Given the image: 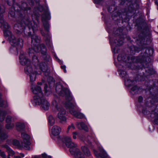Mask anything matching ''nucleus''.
<instances>
[{
  "label": "nucleus",
  "mask_w": 158,
  "mask_h": 158,
  "mask_svg": "<svg viewBox=\"0 0 158 158\" xmlns=\"http://www.w3.org/2000/svg\"><path fill=\"white\" fill-rule=\"evenodd\" d=\"M31 89L33 93L36 94V95L34 97L39 96L40 97L43 96L41 89L40 87L34 85L33 83H32L31 85Z\"/></svg>",
  "instance_id": "2eb2a0df"
},
{
  "label": "nucleus",
  "mask_w": 158,
  "mask_h": 158,
  "mask_svg": "<svg viewBox=\"0 0 158 158\" xmlns=\"http://www.w3.org/2000/svg\"><path fill=\"white\" fill-rule=\"evenodd\" d=\"M77 128L80 130H83L86 131H88V129L87 126L83 122L77 123Z\"/></svg>",
  "instance_id": "6ab92c4d"
},
{
  "label": "nucleus",
  "mask_w": 158,
  "mask_h": 158,
  "mask_svg": "<svg viewBox=\"0 0 158 158\" xmlns=\"http://www.w3.org/2000/svg\"><path fill=\"white\" fill-rule=\"evenodd\" d=\"M8 29L3 30L4 35L5 37L9 40L11 45L13 46L10 48V50H15L18 52L23 46V40L20 38L16 39Z\"/></svg>",
  "instance_id": "20e7f679"
},
{
  "label": "nucleus",
  "mask_w": 158,
  "mask_h": 158,
  "mask_svg": "<svg viewBox=\"0 0 158 158\" xmlns=\"http://www.w3.org/2000/svg\"><path fill=\"white\" fill-rule=\"evenodd\" d=\"M16 127L18 130L21 131L24 128L25 125L23 123H17Z\"/></svg>",
  "instance_id": "393cba45"
},
{
  "label": "nucleus",
  "mask_w": 158,
  "mask_h": 158,
  "mask_svg": "<svg viewBox=\"0 0 158 158\" xmlns=\"http://www.w3.org/2000/svg\"><path fill=\"white\" fill-rule=\"evenodd\" d=\"M14 127V124L13 123L7 124L6 125V127L7 129H10Z\"/></svg>",
  "instance_id": "e433bc0d"
},
{
  "label": "nucleus",
  "mask_w": 158,
  "mask_h": 158,
  "mask_svg": "<svg viewBox=\"0 0 158 158\" xmlns=\"http://www.w3.org/2000/svg\"><path fill=\"white\" fill-rule=\"evenodd\" d=\"M125 84L127 85L128 86H130L132 84L133 81H131L130 79H127V80H125Z\"/></svg>",
  "instance_id": "473e14b6"
},
{
  "label": "nucleus",
  "mask_w": 158,
  "mask_h": 158,
  "mask_svg": "<svg viewBox=\"0 0 158 158\" xmlns=\"http://www.w3.org/2000/svg\"><path fill=\"white\" fill-rule=\"evenodd\" d=\"M0 155L1 156L4 158H6V156L4 152H0Z\"/></svg>",
  "instance_id": "a19ab883"
},
{
  "label": "nucleus",
  "mask_w": 158,
  "mask_h": 158,
  "mask_svg": "<svg viewBox=\"0 0 158 158\" xmlns=\"http://www.w3.org/2000/svg\"><path fill=\"white\" fill-rule=\"evenodd\" d=\"M19 59L21 64L25 66L24 68L25 72L29 75L30 81L32 83L35 80L36 74L39 73L37 69L33 68L30 60L26 57L24 53H20Z\"/></svg>",
  "instance_id": "7ed1b4c3"
},
{
  "label": "nucleus",
  "mask_w": 158,
  "mask_h": 158,
  "mask_svg": "<svg viewBox=\"0 0 158 158\" xmlns=\"http://www.w3.org/2000/svg\"><path fill=\"white\" fill-rule=\"evenodd\" d=\"M40 69L44 72H46L48 70V67L47 65L44 62H41L39 65Z\"/></svg>",
  "instance_id": "4be33fe9"
},
{
  "label": "nucleus",
  "mask_w": 158,
  "mask_h": 158,
  "mask_svg": "<svg viewBox=\"0 0 158 158\" xmlns=\"http://www.w3.org/2000/svg\"><path fill=\"white\" fill-rule=\"evenodd\" d=\"M153 51L151 48H147L143 53H141L140 55L136 57L135 62L141 63L148 62L150 61L149 56L152 55Z\"/></svg>",
  "instance_id": "423d86ee"
},
{
  "label": "nucleus",
  "mask_w": 158,
  "mask_h": 158,
  "mask_svg": "<svg viewBox=\"0 0 158 158\" xmlns=\"http://www.w3.org/2000/svg\"><path fill=\"white\" fill-rule=\"evenodd\" d=\"M151 116L154 118V122L156 124H158V113H155L154 111H152Z\"/></svg>",
  "instance_id": "5701e85b"
},
{
  "label": "nucleus",
  "mask_w": 158,
  "mask_h": 158,
  "mask_svg": "<svg viewBox=\"0 0 158 158\" xmlns=\"http://www.w3.org/2000/svg\"><path fill=\"white\" fill-rule=\"evenodd\" d=\"M30 4L32 5L34 2L33 0H27Z\"/></svg>",
  "instance_id": "a18cd8bd"
},
{
  "label": "nucleus",
  "mask_w": 158,
  "mask_h": 158,
  "mask_svg": "<svg viewBox=\"0 0 158 158\" xmlns=\"http://www.w3.org/2000/svg\"><path fill=\"white\" fill-rule=\"evenodd\" d=\"M5 11L4 6L0 4V27H2L4 29H7L9 28V26L8 24L4 21L3 19V14Z\"/></svg>",
  "instance_id": "ddd939ff"
},
{
  "label": "nucleus",
  "mask_w": 158,
  "mask_h": 158,
  "mask_svg": "<svg viewBox=\"0 0 158 158\" xmlns=\"http://www.w3.org/2000/svg\"><path fill=\"white\" fill-rule=\"evenodd\" d=\"M120 74L122 77H124L125 78H127V75L126 71L122 70L121 71Z\"/></svg>",
  "instance_id": "f704fd0d"
},
{
  "label": "nucleus",
  "mask_w": 158,
  "mask_h": 158,
  "mask_svg": "<svg viewBox=\"0 0 158 158\" xmlns=\"http://www.w3.org/2000/svg\"><path fill=\"white\" fill-rule=\"evenodd\" d=\"M66 146L69 148V151L71 154L74 155L75 158H84L83 154L77 148V144L71 141L69 143L67 144Z\"/></svg>",
  "instance_id": "0eeeda50"
},
{
  "label": "nucleus",
  "mask_w": 158,
  "mask_h": 158,
  "mask_svg": "<svg viewBox=\"0 0 158 158\" xmlns=\"http://www.w3.org/2000/svg\"><path fill=\"white\" fill-rule=\"evenodd\" d=\"M7 158H10V157L9 156H8Z\"/></svg>",
  "instance_id": "e2e57ef3"
},
{
  "label": "nucleus",
  "mask_w": 158,
  "mask_h": 158,
  "mask_svg": "<svg viewBox=\"0 0 158 158\" xmlns=\"http://www.w3.org/2000/svg\"><path fill=\"white\" fill-rule=\"evenodd\" d=\"M143 100V98L141 96H139V97L138 98V102H141Z\"/></svg>",
  "instance_id": "79ce46f5"
},
{
  "label": "nucleus",
  "mask_w": 158,
  "mask_h": 158,
  "mask_svg": "<svg viewBox=\"0 0 158 158\" xmlns=\"http://www.w3.org/2000/svg\"><path fill=\"white\" fill-rule=\"evenodd\" d=\"M65 66L64 65V66H61V68L64 69V71L65 73L66 72V70H65Z\"/></svg>",
  "instance_id": "de8ad7c7"
},
{
  "label": "nucleus",
  "mask_w": 158,
  "mask_h": 158,
  "mask_svg": "<svg viewBox=\"0 0 158 158\" xmlns=\"http://www.w3.org/2000/svg\"><path fill=\"white\" fill-rule=\"evenodd\" d=\"M40 31L42 35L45 38V41L46 44L49 46H51V44L50 41V36L49 33L48 32L46 34L42 30H40Z\"/></svg>",
  "instance_id": "a211bd4d"
},
{
  "label": "nucleus",
  "mask_w": 158,
  "mask_h": 158,
  "mask_svg": "<svg viewBox=\"0 0 158 158\" xmlns=\"http://www.w3.org/2000/svg\"><path fill=\"white\" fill-rule=\"evenodd\" d=\"M41 41L40 38L38 37L37 35L34 34L31 35V42L33 44L34 47L38 45Z\"/></svg>",
  "instance_id": "f3484780"
},
{
  "label": "nucleus",
  "mask_w": 158,
  "mask_h": 158,
  "mask_svg": "<svg viewBox=\"0 0 158 158\" xmlns=\"http://www.w3.org/2000/svg\"><path fill=\"white\" fill-rule=\"evenodd\" d=\"M114 42L118 46L122 45L123 43V41L122 40H115Z\"/></svg>",
  "instance_id": "2f4dec72"
},
{
  "label": "nucleus",
  "mask_w": 158,
  "mask_h": 158,
  "mask_svg": "<svg viewBox=\"0 0 158 158\" xmlns=\"http://www.w3.org/2000/svg\"><path fill=\"white\" fill-rule=\"evenodd\" d=\"M99 156L102 158H106L107 156V155L105 151L102 150L99 154Z\"/></svg>",
  "instance_id": "cd10ccee"
},
{
  "label": "nucleus",
  "mask_w": 158,
  "mask_h": 158,
  "mask_svg": "<svg viewBox=\"0 0 158 158\" xmlns=\"http://www.w3.org/2000/svg\"><path fill=\"white\" fill-rule=\"evenodd\" d=\"M146 71L149 74H152L154 73L152 69H150L148 70H146Z\"/></svg>",
  "instance_id": "ea45409f"
},
{
  "label": "nucleus",
  "mask_w": 158,
  "mask_h": 158,
  "mask_svg": "<svg viewBox=\"0 0 158 158\" xmlns=\"http://www.w3.org/2000/svg\"><path fill=\"white\" fill-rule=\"evenodd\" d=\"M94 153L95 155L96 156H99V154H98V152H97L95 151V150H94Z\"/></svg>",
  "instance_id": "8fccbe9b"
},
{
  "label": "nucleus",
  "mask_w": 158,
  "mask_h": 158,
  "mask_svg": "<svg viewBox=\"0 0 158 158\" xmlns=\"http://www.w3.org/2000/svg\"><path fill=\"white\" fill-rule=\"evenodd\" d=\"M20 155L23 157L24 156V155L23 153H21Z\"/></svg>",
  "instance_id": "6e6d98bb"
},
{
  "label": "nucleus",
  "mask_w": 158,
  "mask_h": 158,
  "mask_svg": "<svg viewBox=\"0 0 158 158\" xmlns=\"http://www.w3.org/2000/svg\"><path fill=\"white\" fill-rule=\"evenodd\" d=\"M42 84V83L41 82H38V85H41V84Z\"/></svg>",
  "instance_id": "4d7b16f0"
},
{
  "label": "nucleus",
  "mask_w": 158,
  "mask_h": 158,
  "mask_svg": "<svg viewBox=\"0 0 158 158\" xmlns=\"http://www.w3.org/2000/svg\"><path fill=\"white\" fill-rule=\"evenodd\" d=\"M62 141L64 143L67 145V144L69 143L71 141V139L70 137L67 136H63L61 138Z\"/></svg>",
  "instance_id": "412c9836"
},
{
  "label": "nucleus",
  "mask_w": 158,
  "mask_h": 158,
  "mask_svg": "<svg viewBox=\"0 0 158 158\" xmlns=\"http://www.w3.org/2000/svg\"><path fill=\"white\" fill-rule=\"evenodd\" d=\"M56 92L59 95L65 97L67 101L65 105L67 107L73 108L75 107V105L73 103L74 102H71L73 100L72 97L68 89L64 87L62 85L58 84L56 85Z\"/></svg>",
  "instance_id": "39448f33"
},
{
  "label": "nucleus",
  "mask_w": 158,
  "mask_h": 158,
  "mask_svg": "<svg viewBox=\"0 0 158 158\" xmlns=\"http://www.w3.org/2000/svg\"><path fill=\"white\" fill-rule=\"evenodd\" d=\"M33 58H35L36 60L35 61L36 62H38V60L37 57L36 56H34L33 57Z\"/></svg>",
  "instance_id": "3c124183"
},
{
  "label": "nucleus",
  "mask_w": 158,
  "mask_h": 158,
  "mask_svg": "<svg viewBox=\"0 0 158 158\" xmlns=\"http://www.w3.org/2000/svg\"><path fill=\"white\" fill-rule=\"evenodd\" d=\"M47 87H48L47 85V84H45V85L44 87V91H45V93H46L48 92L47 89Z\"/></svg>",
  "instance_id": "c03bdc74"
},
{
  "label": "nucleus",
  "mask_w": 158,
  "mask_h": 158,
  "mask_svg": "<svg viewBox=\"0 0 158 158\" xmlns=\"http://www.w3.org/2000/svg\"><path fill=\"white\" fill-rule=\"evenodd\" d=\"M40 6L42 8H43V7H42V6Z\"/></svg>",
  "instance_id": "0e129e2a"
},
{
  "label": "nucleus",
  "mask_w": 158,
  "mask_h": 158,
  "mask_svg": "<svg viewBox=\"0 0 158 158\" xmlns=\"http://www.w3.org/2000/svg\"><path fill=\"white\" fill-rule=\"evenodd\" d=\"M42 157L44 158H46L47 156V155L45 153H43L42 154Z\"/></svg>",
  "instance_id": "09e8293b"
},
{
  "label": "nucleus",
  "mask_w": 158,
  "mask_h": 158,
  "mask_svg": "<svg viewBox=\"0 0 158 158\" xmlns=\"http://www.w3.org/2000/svg\"><path fill=\"white\" fill-rule=\"evenodd\" d=\"M50 19V16L48 12H46L42 15L41 20L45 30L47 32L49 30V24L48 20Z\"/></svg>",
  "instance_id": "f8f14e48"
},
{
  "label": "nucleus",
  "mask_w": 158,
  "mask_h": 158,
  "mask_svg": "<svg viewBox=\"0 0 158 158\" xmlns=\"http://www.w3.org/2000/svg\"><path fill=\"white\" fill-rule=\"evenodd\" d=\"M89 143H91V142L90 141H89Z\"/></svg>",
  "instance_id": "052dcab7"
},
{
  "label": "nucleus",
  "mask_w": 158,
  "mask_h": 158,
  "mask_svg": "<svg viewBox=\"0 0 158 158\" xmlns=\"http://www.w3.org/2000/svg\"><path fill=\"white\" fill-rule=\"evenodd\" d=\"M43 55V57L44 59V60H46V61H48L50 59V56L48 55H46V54H45L44 55Z\"/></svg>",
  "instance_id": "c9c22d12"
},
{
  "label": "nucleus",
  "mask_w": 158,
  "mask_h": 158,
  "mask_svg": "<svg viewBox=\"0 0 158 158\" xmlns=\"http://www.w3.org/2000/svg\"><path fill=\"white\" fill-rule=\"evenodd\" d=\"M73 103L75 105V106L73 108L68 107L69 110V112L71 114L78 118L82 119L84 118V115L82 113L77 112L73 110L75 108H76V106L74 102H73Z\"/></svg>",
  "instance_id": "dca6fc26"
},
{
  "label": "nucleus",
  "mask_w": 158,
  "mask_h": 158,
  "mask_svg": "<svg viewBox=\"0 0 158 158\" xmlns=\"http://www.w3.org/2000/svg\"><path fill=\"white\" fill-rule=\"evenodd\" d=\"M117 59L118 61H120L122 60V57H121V55H118V57H117Z\"/></svg>",
  "instance_id": "37998d69"
},
{
  "label": "nucleus",
  "mask_w": 158,
  "mask_h": 158,
  "mask_svg": "<svg viewBox=\"0 0 158 158\" xmlns=\"http://www.w3.org/2000/svg\"><path fill=\"white\" fill-rule=\"evenodd\" d=\"M139 90V88L137 86H135L132 87L131 89V90L132 91L134 92V93H138Z\"/></svg>",
  "instance_id": "72a5a7b5"
},
{
  "label": "nucleus",
  "mask_w": 158,
  "mask_h": 158,
  "mask_svg": "<svg viewBox=\"0 0 158 158\" xmlns=\"http://www.w3.org/2000/svg\"><path fill=\"white\" fill-rule=\"evenodd\" d=\"M7 106V104L6 101L2 100L0 97V107L6 108ZM6 112L4 110H2L0 108V121L2 122L4 120Z\"/></svg>",
  "instance_id": "4468645a"
},
{
  "label": "nucleus",
  "mask_w": 158,
  "mask_h": 158,
  "mask_svg": "<svg viewBox=\"0 0 158 158\" xmlns=\"http://www.w3.org/2000/svg\"><path fill=\"white\" fill-rule=\"evenodd\" d=\"M33 102L35 105H41V107L44 110H48L49 108L50 104L43 96L34 97Z\"/></svg>",
  "instance_id": "1a4fd4ad"
},
{
  "label": "nucleus",
  "mask_w": 158,
  "mask_h": 158,
  "mask_svg": "<svg viewBox=\"0 0 158 158\" xmlns=\"http://www.w3.org/2000/svg\"><path fill=\"white\" fill-rule=\"evenodd\" d=\"M48 121L50 125H52L55 123V119L52 116L50 115L48 117Z\"/></svg>",
  "instance_id": "bb28decb"
},
{
  "label": "nucleus",
  "mask_w": 158,
  "mask_h": 158,
  "mask_svg": "<svg viewBox=\"0 0 158 158\" xmlns=\"http://www.w3.org/2000/svg\"><path fill=\"white\" fill-rule=\"evenodd\" d=\"M14 158H21L20 156H14Z\"/></svg>",
  "instance_id": "5fc2aeb1"
},
{
  "label": "nucleus",
  "mask_w": 158,
  "mask_h": 158,
  "mask_svg": "<svg viewBox=\"0 0 158 158\" xmlns=\"http://www.w3.org/2000/svg\"><path fill=\"white\" fill-rule=\"evenodd\" d=\"M78 133L76 131H74L72 133L73 137V139H75L77 138V135H78Z\"/></svg>",
  "instance_id": "58836bf2"
},
{
  "label": "nucleus",
  "mask_w": 158,
  "mask_h": 158,
  "mask_svg": "<svg viewBox=\"0 0 158 158\" xmlns=\"http://www.w3.org/2000/svg\"><path fill=\"white\" fill-rule=\"evenodd\" d=\"M15 10L17 11L18 19L21 20H26L25 23L27 24H30V22L28 18V13L31 12V7L28 6L27 4L23 2L21 5L16 4L14 6V8H11L9 10V15L11 17H14L15 15Z\"/></svg>",
  "instance_id": "f03ea898"
},
{
  "label": "nucleus",
  "mask_w": 158,
  "mask_h": 158,
  "mask_svg": "<svg viewBox=\"0 0 158 158\" xmlns=\"http://www.w3.org/2000/svg\"><path fill=\"white\" fill-rule=\"evenodd\" d=\"M33 51L36 52L40 51L43 55H44L46 53L47 49L44 45L42 44L40 45H35L34 48H30L29 49V53L30 54L33 53Z\"/></svg>",
  "instance_id": "9d476101"
},
{
  "label": "nucleus",
  "mask_w": 158,
  "mask_h": 158,
  "mask_svg": "<svg viewBox=\"0 0 158 158\" xmlns=\"http://www.w3.org/2000/svg\"><path fill=\"white\" fill-rule=\"evenodd\" d=\"M61 131V129L60 127L56 125L53 127L52 129V134L55 135H58Z\"/></svg>",
  "instance_id": "aec40b11"
},
{
  "label": "nucleus",
  "mask_w": 158,
  "mask_h": 158,
  "mask_svg": "<svg viewBox=\"0 0 158 158\" xmlns=\"http://www.w3.org/2000/svg\"><path fill=\"white\" fill-rule=\"evenodd\" d=\"M8 137L7 134L3 131H1L0 134V141L5 140Z\"/></svg>",
  "instance_id": "a878e982"
},
{
  "label": "nucleus",
  "mask_w": 158,
  "mask_h": 158,
  "mask_svg": "<svg viewBox=\"0 0 158 158\" xmlns=\"http://www.w3.org/2000/svg\"><path fill=\"white\" fill-rule=\"evenodd\" d=\"M30 22V24H27L25 23L26 20L24 19L21 20L19 19L14 26V29L16 33L20 34L23 31L24 35L27 37H30L31 35V31L34 32L38 29L37 24L34 21L31 22L28 17Z\"/></svg>",
  "instance_id": "f257e3e1"
},
{
  "label": "nucleus",
  "mask_w": 158,
  "mask_h": 158,
  "mask_svg": "<svg viewBox=\"0 0 158 158\" xmlns=\"http://www.w3.org/2000/svg\"><path fill=\"white\" fill-rule=\"evenodd\" d=\"M81 149L82 151L86 156H89L91 154L89 151L86 146L82 147Z\"/></svg>",
  "instance_id": "b1692460"
},
{
  "label": "nucleus",
  "mask_w": 158,
  "mask_h": 158,
  "mask_svg": "<svg viewBox=\"0 0 158 158\" xmlns=\"http://www.w3.org/2000/svg\"><path fill=\"white\" fill-rule=\"evenodd\" d=\"M59 99L57 98L52 102V105L59 112L57 116L60 121L61 122H65L66 120V118L65 116L66 112L65 110L59 105Z\"/></svg>",
  "instance_id": "6e6552de"
},
{
  "label": "nucleus",
  "mask_w": 158,
  "mask_h": 158,
  "mask_svg": "<svg viewBox=\"0 0 158 158\" xmlns=\"http://www.w3.org/2000/svg\"><path fill=\"white\" fill-rule=\"evenodd\" d=\"M21 136L23 139V141L21 144L22 147L26 150H30L29 146L31 143L29 141V135L26 133H21Z\"/></svg>",
  "instance_id": "9b49d317"
},
{
  "label": "nucleus",
  "mask_w": 158,
  "mask_h": 158,
  "mask_svg": "<svg viewBox=\"0 0 158 158\" xmlns=\"http://www.w3.org/2000/svg\"><path fill=\"white\" fill-rule=\"evenodd\" d=\"M13 143L15 145H17L18 144V142L16 140H14L13 141Z\"/></svg>",
  "instance_id": "49530a36"
},
{
  "label": "nucleus",
  "mask_w": 158,
  "mask_h": 158,
  "mask_svg": "<svg viewBox=\"0 0 158 158\" xmlns=\"http://www.w3.org/2000/svg\"><path fill=\"white\" fill-rule=\"evenodd\" d=\"M75 129V127L73 123L71 124V125H69L67 128V132L68 133L70 130L72 131Z\"/></svg>",
  "instance_id": "7c9ffc66"
},
{
  "label": "nucleus",
  "mask_w": 158,
  "mask_h": 158,
  "mask_svg": "<svg viewBox=\"0 0 158 158\" xmlns=\"http://www.w3.org/2000/svg\"><path fill=\"white\" fill-rule=\"evenodd\" d=\"M4 41H3L2 42V43H4Z\"/></svg>",
  "instance_id": "69168bd1"
},
{
  "label": "nucleus",
  "mask_w": 158,
  "mask_h": 158,
  "mask_svg": "<svg viewBox=\"0 0 158 158\" xmlns=\"http://www.w3.org/2000/svg\"><path fill=\"white\" fill-rule=\"evenodd\" d=\"M7 4L11 6H13L14 5L15 6V4H14L15 2V0H7Z\"/></svg>",
  "instance_id": "c756f323"
},
{
  "label": "nucleus",
  "mask_w": 158,
  "mask_h": 158,
  "mask_svg": "<svg viewBox=\"0 0 158 158\" xmlns=\"http://www.w3.org/2000/svg\"><path fill=\"white\" fill-rule=\"evenodd\" d=\"M1 150H0V152H1Z\"/></svg>",
  "instance_id": "338daca9"
},
{
  "label": "nucleus",
  "mask_w": 158,
  "mask_h": 158,
  "mask_svg": "<svg viewBox=\"0 0 158 158\" xmlns=\"http://www.w3.org/2000/svg\"><path fill=\"white\" fill-rule=\"evenodd\" d=\"M119 29H117V30H116V31H119Z\"/></svg>",
  "instance_id": "680f3d73"
},
{
  "label": "nucleus",
  "mask_w": 158,
  "mask_h": 158,
  "mask_svg": "<svg viewBox=\"0 0 158 158\" xmlns=\"http://www.w3.org/2000/svg\"><path fill=\"white\" fill-rule=\"evenodd\" d=\"M7 149V150L8 155L9 156H12L14 154V151L11 149L9 147H6Z\"/></svg>",
  "instance_id": "c85d7f7f"
},
{
  "label": "nucleus",
  "mask_w": 158,
  "mask_h": 158,
  "mask_svg": "<svg viewBox=\"0 0 158 158\" xmlns=\"http://www.w3.org/2000/svg\"><path fill=\"white\" fill-rule=\"evenodd\" d=\"M11 117L10 116H8L6 119V121L7 123H10L11 122Z\"/></svg>",
  "instance_id": "4c0bfd02"
},
{
  "label": "nucleus",
  "mask_w": 158,
  "mask_h": 158,
  "mask_svg": "<svg viewBox=\"0 0 158 158\" xmlns=\"http://www.w3.org/2000/svg\"><path fill=\"white\" fill-rule=\"evenodd\" d=\"M155 4L157 5V9L158 10V1L155 0Z\"/></svg>",
  "instance_id": "603ef678"
},
{
  "label": "nucleus",
  "mask_w": 158,
  "mask_h": 158,
  "mask_svg": "<svg viewBox=\"0 0 158 158\" xmlns=\"http://www.w3.org/2000/svg\"><path fill=\"white\" fill-rule=\"evenodd\" d=\"M151 82H154L152 80V81H150V82L151 83Z\"/></svg>",
  "instance_id": "bf43d9fd"
},
{
  "label": "nucleus",
  "mask_w": 158,
  "mask_h": 158,
  "mask_svg": "<svg viewBox=\"0 0 158 158\" xmlns=\"http://www.w3.org/2000/svg\"><path fill=\"white\" fill-rule=\"evenodd\" d=\"M39 156H33L32 158H39Z\"/></svg>",
  "instance_id": "864d4df0"
},
{
  "label": "nucleus",
  "mask_w": 158,
  "mask_h": 158,
  "mask_svg": "<svg viewBox=\"0 0 158 158\" xmlns=\"http://www.w3.org/2000/svg\"><path fill=\"white\" fill-rule=\"evenodd\" d=\"M153 85L154 86H157V85H156V84H154Z\"/></svg>",
  "instance_id": "13d9d810"
}]
</instances>
